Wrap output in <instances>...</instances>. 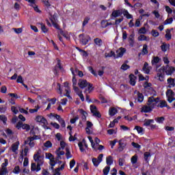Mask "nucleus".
Listing matches in <instances>:
<instances>
[{"mask_svg": "<svg viewBox=\"0 0 175 175\" xmlns=\"http://www.w3.org/2000/svg\"><path fill=\"white\" fill-rule=\"evenodd\" d=\"M40 155V152H37L36 154L33 155V159L35 162H37V165L36 163H32L31 166V172H40L42 170L41 166H43V163H44V160L42 159V156Z\"/></svg>", "mask_w": 175, "mask_h": 175, "instance_id": "1", "label": "nucleus"}, {"mask_svg": "<svg viewBox=\"0 0 175 175\" xmlns=\"http://www.w3.org/2000/svg\"><path fill=\"white\" fill-rule=\"evenodd\" d=\"M79 43L82 46H86L88 44V42L91 40V37L89 35H85L84 33L79 35Z\"/></svg>", "mask_w": 175, "mask_h": 175, "instance_id": "2", "label": "nucleus"}, {"mask_svg": "<svg viewBox=\"0 0 175 175\" xmlns=\"http://www.w3.org/2000/svg\"><path fill=\"white\" fill-rule=\"evenodd\" d=\"M163 72L167 75V76H172L173 75V72H174L175 68L173 66H169V65H166L163 66Z\"/></svg>", "mask_w": 175, "mask_h": 175, "instance_id": "3", "label": "nucleus"}, {"mask_svg": "<svg viewBox=\"0 0 175 175\" xmlns=\"http://www.w3.org/2000/svg\"><path fill=\"white\" fill-rule=\"evenodd\" d=\"M90 111L94 117H97L98 118H100V117H102L100 113L98 111V108H96V106L91 105Z\"/></svg>", "mask_w": 175, "mask_h": 175, "instance_id": "4", "label": "nucleus"}, {"mask_svg": "<svg viewBox=\"0 0 175 175\" xmlns=\"http://www.w3.org/2000/svg\"><path fill=\"white\" fill-rule=\"evenodd\" d=\"M123 10H115L112 12L110 17L111 20H114V18H117V17H120L122 16Z\"/></svg>", "mask_w": 175, "mask_h": 175, "instance_id": "5", "label": "nucleus"}, {"mask_svg": "<svg viewBox=\"0 0 175 175\" xmlns=\"http://www.w3.org/2000/svg\"><path fill=\"white\" fill-rule=\"evenodd\" d=\"M129 83L133 87H135L136 85V80L137 79V77L135 76L133 74H130L129 76Z\"/></svg>", "mask_w": 175, "mask_h": 175, "instance_id": "6", "label": "nucleus"}, {"mask_svg": "<svg viewBox=\"0 0 175 175\" xmlns=\"http://www.w3.org/2000/svg\"><path fill=\"white\" fill-rule=\"evenodd\" d=\"M36 122H40L41 124H43L44 125H46V124H47V120L42 116H37L36 117Z\"/></svg>", "mask_w": 175, "mask_h": 175, "instance_id": "7", "label": "nucleus"}, {"mask_svg": "<svg viewBox=\"0 0 175 175\" xmlns=\"http://www.w3.org/2000/svg\"><path fill=\"white\" fill-rule=\"evenodd\" d=\"M88 84H90V83H88L87 80H84V79H79V82L78 83L79 86L82 90L85 88V87H88Z\"/></svg>", "mask_w": 175, "mask_h": 175, "instance_id": "8", "label": "nucleus"}, {"mask_svg": "<svg viewBox=\"0 0 175 175\" xmlns=\"http://www.w3.org/2000/svg\"><path fill=\"white\" fill-rule=\"evenodd\" d=\"M165 95L167 96V100H169L172 96H175V93L172 90V89L167 90L165 92Z\"/></svg>", "mask_w": 175, "mask_h": 175, "instance_id": "9", "label": "nucleus"}, {"mask_svg": "<svg viewBox=\"0 0 175 175\" xmlns=\"http://www.w3.org/2000/svg\"><path fill=\"white\" fill-rule=\"evenodd\" d=\"M79 113L80 114L82 115L81 116V120L83 122H85V121H87V116L88 113H87V112L85 111H84V109H79Z\"/></svg>", "mask_w": 175, "mask_h": 175, "instance_id": "10", "label": "nucleus"}, {"mask_svg": "<svg viewBox=\"0 0 175 175\" xmlns=\"http://www.w3.org/2000/svg\"><path fill=\"white\" fill-rule=\"evenodd\" d=\"M71 73L72 75V86L77 85V79H76V74H75V70H73V68H70Z\"/></svg>", "mask_w": 175, "mask_h": 175, "instance_id": "11", "label": "nucleus"}, {"mask_svg": "<svg viewBox=\"0 0 175 175\" xmlns=\"http://www.w3.org/2000/svg\"><path fill=\"white\" fill-rule=\"evenodd\" d=\"M174 79L173 78H168L167 80V83L168 84L167 88H173V87H175V83H174Z\"/></svg>", "mask_w": 175, "mask_h": 175, "instance_id": "12", "label": "nucleus"}, {"mask_svg": "<svg viewBox=\"0 0 175 175\" xmlns=\"http://www.w3.org/2000/svg\"><path fill=\"white\" fill-rule=\"evenodd\" d=\"M152 109H154L153 107L150 106H144L142 107V109L141 110L142 113H151L152 111Z\"/></svg>", "mask_w": 175, "mask_h": 175, "instance_id": "13", "label": "nucleus"}, {"mask_svg": "<svg viewBox=\"0 0 175 175\" xmlns=\"http://www.w3.org/2000/svg\"><path fill=\"white\" fill-rule=\"evenodd\" d=\"M118 113V110L116 107H110L109 109V115L110 117H114V115Z\"/></svg>", "mask_w": 175, "mask_h": 175, "instance_id": "14", "label": "nucleus"}, {"mask_svg": "<svg viewBox=\"0 0 175 175\" xmlns=\"http://www.w3.org/2000/svg\"><path fill=\"white\" fill-rule=\"evenodd\" d=\"M94 42L95 45L98 46V47H102V46H103V41L99 38H94Z\"/></svg>", "mask_w": 175, "mask_h": 175, "instance_id": "15", "label": "nucleus"}, {"mask_svg": "<svg viewBox=\"0 0 175 175\" xmlns=\"http://www.w3.org/2000/svg\"><path fill=\"white\" fill-rule=\"evenodd\" d=\"M151 85H152V84L151 83H148L147 81L144 82L143 85L144 90L146 91L148 90H149V91H154V88H152Z\"/></svg>", "mask_w": 175, "mask_h": 175, "instance_id": "16", "label": "nucleus"}, {"mask_svg": "<svg viewBox=\"0 0 175 175\" xmlns=\"http://www.w3.org/2000/svg\"><path fill=\"white\" fill-rule=\"evenodd\" d=\"M170 48V44H166L165 42H163L161 46V49L163 53H166V51H167V49H169Z\"/></svg>", "mask_w": 175, "mask_h": 175, "instance_id": "17", "label": "nucleus"}, {"mask_svg": "<svg viewBox=\"0 0 175 175\" xmlns=\"http://www.w3.org/2000/svg\"><path fill=\"white\" fill-rule=\"evenodd\" d=\"M114 162V159L112 156H108L106 157V163L108 166H111Z\"/></svg>", "mask_w": 175, "mask_h": 175, "instance_id": "18", "label": "nucleus"}, {"mask_svg": "<svg viewBox=\"0 0 175 175\" xmlns=\"http://www.w3.org/2000/svg\"><path fill=\"white\" fill-rule=\"evenodd\" d=\"M157 107H161V109H163V107L170 109V107L167 105V103L165 100H160V103L157 105Z\"/></svg>", "mask_w": 175, "mask_h": 175, "instance_id": "19", "label": "nucleus"}, {"mask_svg": "<svg viewBox=\"0 0 175 175\" xmlns=\"http://www.w3.org/2000/svg\"><path fill=\"white\" fill-rule=\"evenodd\" d=\"M142 70L145 72L146 75H150V67H148V63H144Z\"/></svg>", "mask_w": 175, "mask_h": 175, "instance_id": "20", "label": "nucleus"}, {"mask_svg": "<svg viewBox=\"0 0 175 175\" xmlns=\"http://www.w3.org/2000/svg\"><path fill=\"white\" fill-rule=\"evenodd\" d=\"M122 14L126 17L128 20H130L131 18H133V16L132 14H129L128 10L124 9L122 12Z\"/></svg>", "mask_w": 175, "mask_h": 175, "instance_id": "21", "label": "nucleus"}, {"mask_svg": "<svg viewBox=\"0 0 175 175\" xmlns=\"http://www.w3.org/2000/svg\"><path fill=\"white\" fill-rule=\"evenodd\" d=\"M45 158L49 159L50 162H54V159H55L53 154L47 152L45 153Z\"/></svg>", "mask_w": 175, "mask_h": 175, "instance_id": "22", "label": "nucleus"}, {"mask_svg": "<svg viewBox=\"0 0 175 175\" xmlns=\"http://www.w3.org/2000/svg\"><path fill=\"white\" fill-rule=\"evenodd\" d=\"M126 51V49L125 48H120V51L118 53V55H116V58H121V57L124 56V53Z\"/></svg>", "mask_w": 175, "mask_h": 175, "instance_id": "23", "label": "nucleus"}, {"mask_svg": "<svg viewBox=\"0 0 175 175\" xmlns=\"http://www.w3.org/2000/svg\"><path fill=\"white\" fill-rule=\"evenodd\" d=\"M137 102L139 103H142L143 100H144V96L143 95V93H141L140 92H137Z\"/></svg>", "mask_w": 175, "mask_h": 175, "instance_id": "24", "label": "nucleus"}, {"mask_svg": "<svg viewBox=\"0 0 175 175\" xmlns=\"http://www.w3.org/2000/svg\"><path fill=\"white\" fill-rule=\"evenodd\" d=\"M125 147H126V144L122 142V140H119L118 150L121 152V151H124Z\"/></svg>", "mask_w": 175, "mask_h": 175, "instance_id": "25", "label": "nucleus"}, {"mask_svg": "<svg viewBox=\"0 0 175 175\" xmlns=\"http://www.w3.org/2000/svg\"><path fill=\"white\" fill-rule=\"evenodd\" d=\"M151 124H154L153 119H146L144 122V126H150Z\"/></svg>", "mask_w": 175, "mask_h": 175, "instance_id": "26", "label": "nucleus"}, {"mask_svg": "<svg viewBox=\"0 0 175 175\" xmlns=\"http://www.w3.org/2000/svg\"><path fill=\"white\" fill-rule=\"evenodd\" d=\"M142 51L143 55H147V54H148V46L147 45V44H144L143 45V49Z\"/></svg>", "mask_w": 175, "mask_h": 175, "instance_id": "27", "label": "nucleus"}, {"mask_svg": "<svg viewBox=\"0 0 175 175\" xmlns=\"http://www.w3.org/2000/svg\"><path fill=\"white\" fill-rule=\"evenodd\" d=\"M161 61V58H159V57L156 56V57H153L152 59V65H157V64H159V62Z\"/></svg>", "mask_w": 175, "mask_h": 175, "instance_id": "28", "label": "nucleus"}, {"mask_svg": "<svg viewBox=\"0 0 175 175\" xmlns=\"http://www.w3.org/2000/svg\"><path fill=\"white\" fill-rule=\"evenodd\" d=\"M138 158L139 157H138L137 154H136L131 158V162L132 165H136V163H137Z\"/></svg>", "mask_w": 175, "mask_h": 175, "instance_id": "29", "label": "nucleus"}, {"mask_svg": "<svg viewBox=\"0 0 175 175\" xmlns=\"http://www.w3.org/2000/svg\"><path fill=\"white\" fill-rule=\"evenodd\" d=\"M92 83H90L88 85V88L85 89V92H88L89 94H91L92 91H94V87H92Z\"/></svg>", "mask_w": 175, "mask_h": 175, "instance_id": "30", "label": "nucleus"}, {"mask_svg": "<svg viewBox=\"0 0 175 175\" xmlns=\"http://www.w3.org/2000/svg\"><path fill=\"white\" fill-rule=\"evenodd\" d=\"M138 40H139V42H143V41L148 42V40H150V39L147 38V36H146L144 35H140L138 37Z\"/></svg>", "mask_w": 175, "mask_h": 175, "instance_id": "31", "label": "nucleus"}, {"mask_svg": "<svg viewBox=\"0 0 175 175\" xmlns=\"http://www.w3.org/2000/svg\"><path fill=\"white\" fill-rule=\"evenodd\" d=\"M8 174L9 171L8 170V167L0 168V175H5Z\"/></svg>", "mask_w": 175, "mask_h": 175, "instance_id": "32", "label": "nucleus"}, {"mask_svg": "<svg viewBox=\"0 0 175 175\" xmlns=\"http://www.w3.org/2000/svg\"><path fill=\"white\" fill-rule=\"evenodd\" d=\"M66 157L67 159H70V158H72V154L70 153V150L69 148H66Z\"/></svg>", "mask_w": 175, "mask_h": 175, "instance_id": "33", "label": "nucleus"}, {"mask_svg": "<svg viewBox=\"0 0 175 175\" xmlns=\"http://www.w3.org/2000/svg\"><path fill=\"white\" fill-rule=\"evenodd\" d=\"M92 161L93 165H94V166H95V167H98V166H99V164L100 163V162L98 161V159L93 158L92 159Z\"/></svg>", "mask_w": 175, "mask_h": 175, "instance_id": "34", "label": "nucleus"}, {"mask_svg": "<svg viewBox=\"0 0 175 175\" xmlns=\"http://www.w3.org/2000/svg\"><path fill=\"white\" fill-rule=\"evenodd\" d=\"M110 172V166L107 165L104 167L103 170V175H107L109 174V172Z\"/></svg>", "mask_w": 175, "mask_h": 175, "instance_id": "35", "label": "nucleus"}, {"mask_svg": "<svg viewBox=\"0 0 175 175\" xmlns=\"http://www.w3.org/2000/svg\"><path fill=\"white\" fill-rule=\"evenodd\" d=\"M151 157V153L148 152H146L144 154V159L146 161V162H148V158Z\"/></svg>", "mask_w": 175, "mask_h": 175, "instance_id": "36", "label": "nucleus"}, {"mask_svg": "<svg viewBox=\"0 0 175 175\" xmlns=\"http://www.w3.org/2000/svg\"><path fill=\"white\" fill-rule=\"evenodd\" d=\"M40 25H41V30L42 31V32L44 33H47V32H49V29H47V27H46V25L43 23H40Z\"/></svg>", "mask_w": 175, "mask_h": 175, "instance_id": "37", "label": "nucleus"}, {"mask_svg": "<svg viewBox=\"0 0 175 175\" xmlns=\"http://www.w3.org/2000/svg\"><path fill=\"white\" fill-rule=\"evenodd\" d=\"M0 121H2L4 125H6L8 118L5 115H0Z\"/></svg>", "mask_w": 175, "mask_h": 175, "instance_id": "38", "label": "nucleus"}, {"mask_svg": "<svg viewBox=\"0 0 175 175\" xmlns=\"http://www.w3.org/2000/svg\"><path fill=\"white\" fill-rule=\"evenodd\" d=\"M88 69L90 73H92V75H94L95 77H98V74L96 73V71L94 70V68H92V66H89Z\"/></svg>", "mask_w": 175, "mask_h": 175, "instance_id": "39", "label": "nucleus"}, {"mask_svg": "<svg viewBox=\"0 0 175 175\" xmlns=\"http://www.w3.org/2000/svg\"><path fill=\"white\" fill-rule=\"evenodd\" d=\"M165 38L167 40H170V39H172V34L170 33V29H169L166 30Z\"/></svg>", "mask_w": 175, "mask_h": 175, "instance_id": "40", "label": "nucleus"}, {"mask_svg": "<svg viewBox=\"0 0 175 175\" xmlns=\"http://www.w3.org/2000/svg\"><path fill=\"white\" fill-rule=\"evenodd\" d=\"M22 129L25 130L27 132H29L31 130V126H29L28 124H23Z\"/></svg>", "mask_w": 175, "mask_h": 175, "instance_id": "41", "label": "nucleus"}, {"mask_svg": "<svg viewBox=\"0 0 175 175\" xmlns=\"http://www.w3.org/2000/svg\"><path fill=\"white\" fill-rule=\"evenodd\" d=\"M11 148L12 152H16L18 150V143L12 144Z\"/></svg>", "mask_w": 175, "mask_h": 175, "instance_id": "42", "label": "nucleus"}, {"mask_svg": "<svg viewBox=\"0 0 175 175\" xmlns=\"http://www.w3.org/2000/svg\"><path fill=\"white\" fill-rule=\"evenodd\" d=\"M44 147H46V148H51V147H53V144L51 141H46L44 144Z\"/></svg>", "mask_w": 175, "mask_h": 175, "instance_id": "43", "label": "nucleus"}, {"mask_svg": "<svg viewBox=\"0 0 175 175\" xmlns=\"http://www.w3.org/2000/svg\"><path fill=\"white\" fill-rule=\"evenodd\" d=\"M20 172H21V170L20 169V166L18 165L15 166L13 170V173H14V174H18Z\"/></svg>", "mask_w": 175, "mask_h": 175, "instance_id": "44", "label": "nucleus"}, {"mask_svg": "<svg viewBox=\"0 0 175 175\" xmlns=\"http://www.w3.org/2000/svg\"><path fill=\"white\" fill-rule=\"evenodd\" d=\"M42 2L44 3V6L47 8V9H49L50 6H51V3L49 0H42Z\"/></svg>", "mask_w": 175, "mask_h": 175, "instance_id": "45", "label": "nucleus"}, {"mask_svg": "<svg viewBox=\"0 0 175 175\" xmlns=\"http://www.w3.org/2000/svg\"><path fill=\"white\" fill-rule=\"evenodd\" d=\"M130 68H131V66L126 64H123L120 67V69H122V70H128V69H130Z\"/></svg>", "mask_w": 175, "mask_h": 175, "instance_id": "46", "label": "nucleus"}, {"mask_svg": "<svg viewBox=\"0 0 175 175\" xmlns=\"http://www.w3.org/2000/svg\"><path fill=\"white\" fill-rule=\"evenodd\" d=\"M151 35L152 36H153L154 38H158V36H159V32H158V31L155 30V29H152L151 31Z\"/></svg>", "mask_w": 175, "mask_h": 175, "instance_id": "47", "label": "nucleus"}, {"mask_svg": "<svg viewBox=\"0 0 175 175\" xmlns=\"http://www.w3.org/2000/svg\"><path fill=\"white\" fill-rule=\"evenodd\" d=\"M155 121H157L158 124H163V121H165V117L161 116V117L155 118Z\"/></svg>", "mask_w": 175, "mask_h": 175, "instance_id": "48", "label": "nucleus"}, {"mask_svg": "<svg viewBox=\"0 0 175 175\" xmlns=\"http://www.w3.org/2000/svg\"><path fill=\"white\" fill-rule=\"evenodd\" d=\"M49 117H55L56 120H57L58 122L59 121V120H62V118H61V116L58 114H54L53 113H51L49 114Z\"/></svg>", "mask_w": 175, "mask_h": 175, "instance_id": "49", "label": "nucleus"}, {"mask_svg": "<svg viewBox=\"0 0 175 175\" xmlns=\"http://www.w3.org/2000/svg\"><path fill=\"white\" fill-rule=\"evenodd\" d=\"M172 23H173V18L171 17V18H167V19L164 21L163 24H164V25H169V24H172Z\"/></svg>", "mask_w": 175, "mask_h": 175, "instance_id": "50", "label": "nucleus"}, {"mask_svg": "<svg viewBox=\"0 0 175 175\" xmlns=\"http://www.w3.org/2000/svg\"><path fill=\"white\" fill-rule=\"evenodd\" d=\"M111 57H113V58H116V53H114V51H111L110 53L105 54V58Z\"/></svg>", "mask_w": 175, "mask_h": 175, "instance_id": "51", "label": "nucleus"}, {"mask_svg": "<svg viewBox=\"0 0 175 175\" xmlns=\"http://www.w3.org/2000/svg\"><path fill=\"white\" fill-rule=\"evenodd\" d=\"M51 21L54 28H55L56 29H58L59 31V29H61V28L59 27V25H58V23L54 22L53 19H51Z\"/></svg>", "mask_w": 175, "mask_h": 175, "instance_id": "52", "label": "nucleus"}, {"mask_svg": "<svg viewBox=\"0 0 175 175\" xmlns=\"http://www.w3.org/2000/svg\"><path fill=\"white\" fill-rule=\"evenodd\" d=\"M154 100H155V98H154V96L149 97L148 99V106H151Z\"/></svg>", "mask_w": 175, "mask_h": 175, "instance_id": "53", "label": "nucleus"}, {"mask_svg": "<svg viewBox=\"0 0 175 175\" xmlns=\"http://www.w3.org/2000/svg\"><path fill=\"white\" fill-rule=\"evenodd\" d=\"M129 43L131 47H133V46H135V40L133 39V38H129Z\"/></svg>", "mask_w": 175, "mask_h": 175, "instance_id": "54", "label": "nucleus"}, {"mask_svg": "<svg viewBox=\"0 0 175 175\" xmlns=\"http://www.w3.org/2000/svg\"><path fill=\"white\" fill-rule=\"evenodd\" d=\"M12 31H14L18 35L23 32V28H12Z\"/></svg>", "mask_w": 175, "mask_h": 175, "instance_id": "55", "label": "nucleus"}, {"mask_svg": "<svg viewBox=\"0 0 175 175\" xmlns=\"http://www.w3.org/2000/svg\"><path fill=\"white\" fill-rule=\"evenodd\" d=\"M90 17H88V16L85 17L82 23V27H85V25H87V24H88V22L90 21Z\"/></svg>", "mask_w": 175, "mask_h": 175, "instance_id": "56", "label": "nucleus"}, {"mask_svg": "<svg viewBox=\"0 0 175 175\" xmlns=\"http://www.w3.org/2000/svg\"><path fill=\"white\" fill-rule=\"evenodd\" d=\"M134 129H135L138 133H143V127H141L140 126H135Z\"/></svg>", "mask_w": 175, "mask_h": 175, "instance_id": "57", "label": "nucleus"}, {"mask_svg": "<svg viewBox=\"0 0 175 175\" xmlns=\"http://www.w3.org/2000/svg\"><path fill=\"white\" fill-rule=\"evenodd\" d=\"M165 12H167V14H172L173 13V10L169 7V5H165Z\"/></svg>", "mask_w": 175, "mask_h": 175, "instance_id": "58", "label": "nucleus"}, {"mask_svg": "<svg viewBox=\"0 0 175 175\" xmlns=\"http://www.w3.org/2000/svg\"><path fill=\"white\" fill-rule=\"evenodd\" d=\"M139 33H142L143 35H146L147 33V29L144 27H141L139 30Z\"/></svg>", "mask_w": 175, "mask_h": 175, "instance_id": "59", "label": "nucleus"}, {"mask_svg": "<svg viewBox=\"0 0 175 175\" xmlns=\"http://www.w3.org/2000/svg\"><path fill=\"white\" fill-rule=\"evenodd\" d=\"M78 146L79 147V150L81 152H84L85 151V149L83 147V142H80L78 143Z\"/></svg>", "mask_w": 175, "mask_h": 175, "instance_id": "60", "label": "nucleus"}, {"mask_svg": "<svg viewBox=\"0 0 175 175\" xmlns=\"http://www.w3.org/2000/svg\"><path fill=\"white\" fill-rule=\"evenodd\" d=\"M8 96H10L11 98H12L14 99H18V96L17 95V94L9 93Z\"/></svg>", "mask_w": 175, "mask_h": 175, "instance_id": "61", "label": "nucleus"}, {"mask_svg": "<svg viewBox=\"0 0 175 175\" xmlns=\"http://www.w3.org/2000/svg\"><path fill=\"white\" fill-rule=\"evenodd\" d=\"M59 122L61 124L62 128H65V126H66V124L65 123V120L63 118L59 120Z\"/></svg>", "mask_w": 175, "mask_h": 175, "instance_id": "62", "label": "nucleus"}, {"mask_svg": "<svg viewBox=\"0 0 175 175\" xmlns=\"http://www.w3.org/2000/svg\"><path fill=\"white\" fill-rule=\"evenodd\" d=\"M23 122L19 121L17 122L16 125V128L20 130V129L23 128Z\"/></svg>", "mask_w": 175, "mask_h": 175, "instance_id": "63", "label": "nucleus"}, {"mask_svg": "<svg viewBox=\"0 0 175 175\" xmlns=\"http://www.w3.org/2000/svg\"><path fill=\"white\" fill-rule=\"evenodd\" d=\"M79 120V116H75L74 118L70 119V124H76V121Z\"/></svg>", "mask_w": 175, "mask_h": 175, "instance_id": "64", "label": "nucleus"}]
</instances>
